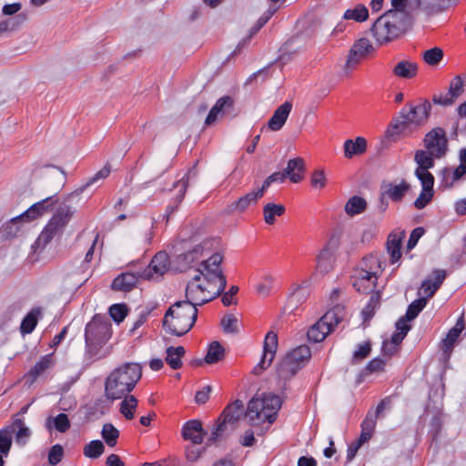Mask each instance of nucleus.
<instances>
[{"instance_id": "11", "label": "nucleus", "mask_w": 466, "mask_h": 466, "mask_svg": "<svg viewBox=\"0 0 466 466\" xmlns=\"http://www.w3.org/2000/svg\"><path fill=\"white\" fill-rule=\"evenodd\" d=\"M169 258L167 252H157L151 259L148 266L142 271L139 272V276L143 279L151 280L156 275L158 279L162 277L169 268Z\"/></svg>"}, {"instance_id": "54", "label": "nucleus", "mask_w": 466, "mask_h": 466, "mask_svg": "<svg viewBox=\"0 0 466 466\" xmlns=\"http://www.w3.org/2000/svg\"><path fill=\"white\" fill-rule=\"evenodd\" d=\"M427 304L426 298H419L413 300L407 308L405 316L408 321H411L422 311Z\"/></svg>"}, {"instance_id": "23", "label": "nucleus", "mask_w": 466, "mask_h": 466, "mask_svg": "<svg viewBox=\"0 0 466 466\" xmlns=\"http://www.w3.org/2000/svg\"><path fill=\"white\" fill-rule=\"evenodd\" d=\"M431 104L427 99H424L423 102L418 106L410 105L411 123L417 126L424 125L431 116Z\"/></svg>"}, {"instance_id": "16", "label": "nucleus", "mask_w": 466, "mask_h": 466, "mask_svg": "<svg viewBox=\"0 0 466 466\" xmlns=\"http://www.w3.org/2000/svg\"><path fill=\"white\" fill-rule=\"evenodd\" d=\"M55 198L56 195L50 196L33 204L28 209L20 214V217H25L26 222H30L38 218L46 212L52 211L57 203V199Z\"/></svg>"}, {"instance_id": "57", "label": "nucleus", "mask_w": 466, "mask_h": 466, "mask_svg": "<svg viewBox=\"0 0 466 466\" xmlns=\"http://www.w3.org/2000/svg\"><path fill=\"white\" fill-rule=\"evenodd\" d=\"M351 284L356 291L362 294L374 293V290L377 287L376 279H373L372 282H368L367 280L351 279Z\"/></svg>"}, {"instance_id": "47", "label": "nucleus", "mask_w": 466, "mask_h": 466, "mask_svg": "<svg viewBox=\"0 0 466 466\" xmlns=\"http://www.w3.org/2000/svg\"><path fill=\"white\" fill-rule=\"evenodd\" d=\"M400 248L401 238H397L396 236L391 237V235H390L387 241V251L390 254L391 264L397 262L401 258Z\"/></svg>"}, {"instance_id": "17", "label": "nucleus", "mask_w": 466, "mask_h": 466, "mask_svg": "<svg viewBox=\"0 0 466 466\" xmlns=\"http://www.w3.org/2000/svg\"><path fill=\"white\" fill-rule=\"evenodd\" d=\"M458 0H417V7L428 16L441 14L456 5Z\"/></svg>"}, {"instance_id": "36", "label": "nucleus", "mask_w": 466, "mask_h": 466, "mask_svg": "<svg viewBox=\"0 0 466 466\" xmlns=\"http://www.w3.org/2000/svg\"><path fill=\"white\" fill-rule=\"evenodd\" d=\"M41 314L42 309L40 307L32 309L22 319L20 332L23 335L32 333L38 323Z\"/></svg>"}, {"instance_id": "51", "label": "nucleus", "mask_w": 466, "mask_h": 466, "mask_svg": "<svg viewBox=\"0 0 466 466\" xmlns=\"http://www.w3.org/2000/svg\"><path fill=\"white\" fill-rule=\"evenodd\" d=\"M105 451V445L100 440H94L87 443L83 450V453L89 459H97Z\"/></svg>"}, {"instance_id": "7", "label": "nucleus", "mask_w": 466, "mask_h": 466, "mask_svg": "<svg viewBox=\"0 0 466 466\" xmlns=\"http://www.w3.org/2000/svg\"><path fill=\"white\" fill-rule=\"evenodd\" d=\"M223 258L224 257L220 252H215L208 258L200 263V266L204 267L206 270V274L204 275L205 280L208 282H213L215 279H218L219 280L218 289L214 294L216 298L219 297L227 287V279L220 268Z\"/></svg>"}, {"instance_id": "43", "label": "nucleus", "mask_w": 466, "mask_h": 466, "mask_svg": "<svg viewBox=\"0 0 466 466\" xmlns=\"http://www.w3.org/2000/svg\"><path fill=\"white\" fill-rule=\"evenodd\" d=\"M26 221L25 217H20V215L11 218L7 223L2 226L0 232L2 236L8 239L17 236L20 230L18 223Z\"/></svg>"}, {"instance_id": "15", "label": "nucleus", "mask_w": 466, "mask_h": 466, "mask_svg": "<svg viewBox=\"0 0 466 466\" xmlns=\"http://www.w3.org/2000/svg\"><path fill=\"white\" fill-rule=\"evenodd\" d=\"M234 104V99L230 96H224L218 99L216 104L209 110L205 119V125H213L217 121L219 114H233Z\"/></svg>"}, {"instance_id": "29", "label": "nucleus", "mask_w": 466, "mask_h": 466, "mask_svg": "<svg viewBox=\"0 0 466 466\" xmlns=\"http://www.w3.org/2000/svg\"><path fill=\"white\" fill-rule=\"evenodd\" d=\"M436 155L431 150L420 149L415 152L414 161L418 165L415 171H429L435 165Z\"/></svg>"}, {"instance_id": "40", "label": "nucleus", "mask_w": 466, "mask_h": 466, "mask_svg": "<svg viewBox=\"0 0 466 466\" xmlns=\"http://www.w3.org/2000/svg\"><path fill=\"white\" fill-rule=\"evenodd\" d=\"M367 201L360 196H353L349 198L345 205V212L350 217L363 213L367 209Z\"/></svg>"}, {"instance_id": "60", "label": "nucleus", "mask_w": 466, "mask_h": 466, "mask_svg": "<svg viewBox=\"0 0 466 466\" xmlns=\"http://www.w3.org/2000/svg\"><path fill=\"white\" fill-rule=\"evenodd\" d=\"M416 177L420 181L422 189L434 191V176L430 171H415Z\"/></svg>"}, {"instance_id": "22", "label": "nucleus", "mask_w": 466, "mask_h": 466, "mask_svg": "<svg viewBox=\"0 0 466 466\" xmlns=\"http://www.w3.org/2000/svg\"><path fill=\"white\" fill-rule=\"evenodd\" d=\"M138 278H140L139 272L137 274L123 272L113 279L111 289L124 292L131 291L136 287Z\"/></svg>"}, {"instance_id": "2", "label": "nucleus", "mask_w": 466, "mask_h": 466, "mask_svg": "<svg viewBox=\"0 0 466 466\" xmlns=\"http://www.w3.org/2000/svg\"><path fill=\"white\" fill-rule=\"evenodd\" d=\"M142 377V366L136 362H127L116 368L105 380V395L107 400L122 399L135 389Z\"/></svg>"}, {"instance_id": "1", "label": "nucleus", "mask_w": 466, "mask_h": 466, "mask_svg": "<svg viewBox=\"0 0 466 466\" xmlns=\"http://www.w3.org/2000/svg\"><path fill=\"white\" fill-rule=\"evenodd\" d=\"M110 172L111 167L108 163H106L102 169L96 172L84 185L77 187L66 196L65 202L59 206L56 212L53 215L46 226L42 230L39 237L32 245V248L35 252H36L38 249H43L53 239V238L70 221L75 210H73L72 208L66 204V202H70L75 198L79 197L80 194H82L86 188L95 185L98 180L107 177Z\"/></svg>"}, {"instance_id": "31", "label": "nucleus", "mask_w": 466, "mask_h": 466, "mask_svg": "<svg viewBox=\"0 0 466 466\" xmlns=\"http://www.w3.org/2000/svg\"><path fill=\"white\" fill-rule=\"evenodd\" d=\"M277 11V8L276 7H273V8H268L267 10L266 13H264L256 22V24L250 28L249 30V35L248 36L247 39H244L242 42H240L237 47L235 48V50L232 52V54L230 55L231 56H235L237 55L238 53L240 52L241 48L245 46L246 44V41L250 39L254 35H256L266 24L267 22L271 18V16L275 14V12Z\"/></svg>"}, {"instance_id": "62", "label": "nucleus", "mask_w": 466, "mask_h": 466, "mask_svg": "<svg viewBox=\"0 0 466 466\" xmlns=\"http://www.w3.org/2000/svg\"><path fill=\"white\" fill-rule=\"evenodd\" d=\"M64 457V448L60 444L53 445L48 452V463L55 466L58 464Z\"/></svg>"}, {"instance_id": "48", "label": "nucleus", "mask_w": 466, "mask_h": 466, "mask_svg": "<svg viewBox=\"0 0 466 466\" xmlns=\"http://www.w3.org/2000/svg\"><path fill=\"white\" fill-rule=\"evenodd\" d=\"M343 18L346 20L352 19L361 23L369 18V10L364 5L359 4L353 9L346 10Z\"/></svg>"}, {"instance_id": "14", "label": "nucleus", "mask_w": 466, "mask_h": 466, "mask_svg": "<svg viewBox=\"0 0 466 466\" xmlns=\"http://www.w3.org/2000/svg\"><path fill=\"white\" fill-rule=\"evenodd\" d=\"M207 434L208 431L199 420H189L181 429L182 438L185 441H191L193 444H201Z\"/></svg>"}, {"instance_id": "39", "label": "nucleus", "mask_w": 466, "mask_h": 466, "mask_svg": "<svg viewBox=\"0 0 466 466\" xmlns=\"http://www.w3.org/2000/svg\"><path fill=\"white\" fill-rule=\"evenodd\" d=\"M286 208L282 204L267 203L263 207L264 220L268 225H273L277 217H281L285 214Z\"/></svg>"}, {"instance_id": "52", "label": "nucleus", "mask_w": 466, "mask_h": 466, "mask_svg": "<svg viewBox=\"0 0 466 466\" xmlns=\"http://www.w3.org/2000/svg\"><path fill=\"white\" fill-rule=\"evenodd\" d=\"M101 436L109 447H115L119 437V431L111 423L104 424Z\"/></svg>"}, {"instance_id": "5", "label": "nucleus", "mask_w": 466, "mask_h": 466, "mask_svg": "<svg viewBox=\"0 0 466 466\" xmlns=\"http://www.w3.org/2000/svg\"><path fill=\"white\" fill-rule=\"evenodd\" d=\"M311 359V350L302 344L288 351L276 364V374L279 381L281 393L289 389V380L302 370Z\"/></svg>"}, {"instance_id": "6", "label": "nucleus", "mask_w": 466, "mask_h": 466, "mask_svg": "<svg viewBox=\"0 0 466 466\" xmlns=\"http://www.w3.org/2000/svg\"><path fill=\"white\" fill-rule=\"evenodd\" d=\"M174 306L177 309L174 319H171L167 333L182 337L194 327L198 319V310L196 304L187 298L185 300L176 301Z\"/></svg>"}, {"instance_id": "53", "label": "nucleus", "mask_w": 466, "mask_h": 466, "mask_svg": "<svg viewBox=\"0 0 466 466\" xmlns=\"http://www.w3.org/2000/svg\"><path fill=\"white\" fill-rule=\"evenodd\" d=\"M443 56L442 49L437 46L426 50L422 55L424 62L431 66H438L443 59Z\"/></svg>"}, {"instance_id": "41", "label": "nucleus", "mask_w": 466, "mask_h": 466, "mask_svg": "<svg viewBox=\"0 0 466 466\" xmlns=\"http://www.w3.org/2000/svg\"><path fill=\"white\" fill-rule=\"evenodd\" d=\"M345 315V309L341 305H336L327 311L321 319L324 322H328L329 328L333 331L334 328L342 321Z\"/></svg>"}, {"instance_id": "26", "label": "nucleus", "mask_w": 466, "mask_h": 466, "mask_svg": "<svg viewBox=\"0 0 466 466\" xmlns=\"http://www.w3.org/2000/svg\"><path fill=\"white\" fill-rule=\"evenodd\" d=\"M244 409V404L242 400H236L232 403L228 404L222 413L219 415L221 418H224L228 421H229V425L232 426L231 431H234L237 423L240 420L242 411Z\"/></svg>"}, {"instance_id": "49", "label": "nucleus", "mask_w": 466, "mask_h": 466, "mask_svg": "<svg viewBox=\"0 0 466 466\" xmlns=\"http://www.w3.org/2000/svg\"><path fill=\"white\" fill-rule=\"evenodd\" d=\"M13 426H6L0 430V453L7 456L12 446Z\"/></svg>"}, {"instance_id": "21", "label": "nucleus", "mask_w": 466, "mask_h": 466, "mask_svg": "<svg viewBox=\"0 0 466 466\" xmlns=\"http://www.w3.org/2000/svg\"><path fill=\"white\" fill-rule=\"evenodd\" d=\"M341 232L339 230H334L326 245L320 250L317 257V268H322V261L329 260L335 251L339 248L340 244Z\"/></svg>"}, {"instance_id": "44", "label": "nucleus", "mask_w": 466, "mask_h": 466, "mask_svg": "<svg viewBox=\"0 0 466 466\" xmlns=\"http://www.w3.org/2000/svg\"><path fill=\"white\" fill-rule=\"evenodd\" d=\"M372 350V343L370 339L364 341L363 343L358 344L356 350L353 352L350 363L357 365L367 359Z\"/></svg>"}, {"instance_id": "27", "label": "nucleus", "mask_w": 466, "mask_h": 466, "mask_svg": "<svg viewBox=\"0 0 466 466\" xmlns=\"http://www.w3.org/2000/svg\"><path fill=\"white\" fill-rule=\"evenodd\" d=\"M386 188L384 191L387 193L389 198L393 202H400L405 197L406 193L410 189V185L402 180L399 185H393L392 183H385L381 185V188Z\"/></svg>"}, {"instance_id": "32", "label": "nucleus", "mask_w": 466, "mask_h": 466, "mask_svg": "<svg viewBox=\"0 0 466 466\" xmlns=\"http://www.w3.org/2000/svg\"><path fill=\"white\" fill-rule=\"evenodd\" d=\"M53 353L46 354L41 357L40 360L37 361L26 373L27 381L30 384L34 383L36 379L42 375L52 364Z\"/></svg>"}, {"instance_id": "9", "label": "nucleus", "mask_w": 466, "mask_h": 466, "mask_svg": "<svg viewBox=\"0 0 466 466\" xmlns=\"http://www.w3.org/2000/svg\"><path fill=\"white\" fill-rule=\"evenodd\" d=\"M426 149L435 152L437 159L442 158L449 150V141L444 128L437 127L429 131L423 139Z\"/></svg>"}, {"instance_id": "30", "label": "nucleus", "mask_w": 466, "mask_h": 466, "mask_svg": "<svg viewBox=\"0 0 466 466\" xmlns=\"http://www.w3.org/2000/svg\"><path fill=\"white\" fill-rule=\"evenodd\" d=\"M186 354V350L183 346H169L166 349L165 361L172 370H179L183 366L182 358Z\"/></svg>"}, {"instance_id": "45", "label": "nucleus", "mask_w": 466, "mask_h": 466, "mask_svg": "<svg viewBox=\"0 0 466 466\" xmlns=\"http://www.w3.org/2000/svg\"><path fill=\"white\" fill-rule=\"evenodd\" d=\"M106 403L103 399L96 400L92 404L86 406L85 418L87 420L98 419L106 413Z\"/></svg>"}, {"instance_id": "12", "label": "nucleus", "mask_w": 466, "mask_h": 466, "mask_svg": "<svg viewBox=\"0 0 466 466\" xmlns=\"http://www.w3.org/2000/svg\"><path fill=\"white\" fill-rule=\"evenodd\" d=\"M373 50L374 48L369 39L360 38L357 40L350 48L344 66V71L346 74L359 65L360 60Z\"/></svg>"}, {"instance_id": "35", "label": "nucleus", "mask_w": 466, "mask_h": 466, "mask_svg": "<svg viewBox=\"0 0 466 466\" xmlns=\"http://www.w3.org/2000/svg\"><path fill=\"white\" fill-rule=\"evenodd\" d=\"M392 73L400 78L411 79L418 74V65L409 60H402L394 66Z\"/></svg>"}, {"instance_id": "42", "label": "nucleus", "mask_w": 466, "mask_h": 466, "mask_svg": "<svg viewBox=\"0 0 466 466\" xmlns=\"http://www.w3.org/2000/svg\"><path fill=\"white\" fill-rule=\"evenodd\" d=\"M124 400L120 403V413L127 419L132 420L135 417L136 408L138 400L134 395H125Z\"/></svg>"}, {"instance_id": "4", "label": "nucleus", "mask_w": 466, "mask_h": 466, "mask_svg": "<svg viewBox=\"0 0 466 466\" xmlns=\"http://www.w3.org/2000/svg\"><path fill=\"white\" fill-rule=\"evenodd\" d=\"M112 335L110 320L101 314H95L85 328V356L87 360L101 359L102 348L106 344Z\"/></svg>"}, {"instance_id": "34", "label": "nucleus", "mask_w": 466, "mask_h": 466, "mask_svg": "<svg viewBox=\"0 0 466 466\" xmlns=\"http://www.w3.org/2000/svg\"><path fill=\"white\" fill-rule=\"evenodd\" d=\"M299 36H293L287 40L279 48L280 55L278 57V61L284 66L290 62L294 56L301 51L300 46L293 47V45L298 40Z\"/></svg>"}, {"instance_id": "56", "label": "nucleus", "mask_w": 466, "mask_h": 466, "mask_svg": "<svg viewBox=\"0 0 466 466\" xmlns=\"http://www.w3.org/2000/svg\"><path fill=\"white\" fill-rule=\"evenodd\" d=\"M196 259L197 258L189 250L177 255L175 259L177 269H178L180 272L186 271L188 268L191 267L192 263H194Z\"/></svg>"}, {"instance_id": "3", "label": "nucleus", "mask_w": 466, "mask_h": 466, "mask_svg": "<svg viewBox=\"0 0 466 466\" xmlns=\"http://www.w3.org/2000/svg\"><path fill=\"white\" fill-rule=\"evenodd\" d=\"M411 25L412 20L409 13L387 11L376 19L370 32L377 43L381 46L400 37Z\"/></svg>"}, {"instance_id": "10", "label": "nucleus", "mask_w": 466, "mask_h": 466, "mask_svg": "<svg viewBox=\"0 0 466 466\" xmlns=\"http://www.w3.org/2000/svg\"><path fill=\"white\" fill-rule=\"evenodd\" d=\"M278 349V335L268 331L263 343V355L260 361L253 368L252 374L258 376L273 362Z\"/></svg>"}, {"instance_id": "59", "label": "nucleus", "mask_w": 466, "mask_h": 466, "mask_svg": "<svg viewBox=\"0 0 466 466\" xmlns=\"http://www.w3.org/2000/svg\"><path fill=\"white\" fill-rule=\"evenodd\" d=\"M220 325L225 333L237 334L238 332V319L233 314L224 316Z\"/></svg>"}, {"instance_id": "46", "label": "nucleus", "mask_w": 466, "mask_h": 466, "mask_svg": "<svg viewBox=\"0 0 466 466\" xmlns=\"http://www.w3.org/2000/svg\"><path fill=\"white\" fill-rule=\"evenodd\" d=\"M380 291H376L371 294L368 304L361 311V315L363 317V324L370 322V320L373 318L375 315L376 308L380 306Z\"/></svg>"}, {"instance_id": "33", "label": "nucleus", "mask_w": 466, "mask_h": 466, "mask_svg": "<svg viewBox=\"0 0 466 466\" xmlns=\"http://www.w3.org/2000/svg\"><path fill=\"white\" fill-rule=\"evenodd\" d=\"M262 412H265V406H263L260 397L256 395L248 401L245 416L248 419L250 425H255L256 420H261Z\"/></svg>"}, {"instance_id": "50", "label": "nucleus", "mask_w": 466, "mask_h": 466, "mask_svg": "<svg viewBox=\"0 0 466 466\" xmlns=\"http://www.w3.org/2000/svg\"><path fill=\"white\" fill-rule=\"evenodd\" d=\"M129 309L125 303H116L109 307V317L116 323L120 324L127 316Z\"/></svg>"}, {"instance_id": "24", "label": "nucleus", "mask_w": 466, "mask_h": 466, "mask_svg": "<svg viewBox=\"0 0 466 466\" xmlns=\"http://www.w3.org/2000/svg\"><path fill=\"white\" fill-rule=\"evenodd\" d=\"M258 199L259 197L252 190L228 205L226 212L229 215L235 212L243 213L250 205L257 204Z\"/></svg>"}, {"instance_id": "13", "label": "nucleus", "mask_w": 466, "mask_h": 466, "mask_svg": "<svg viewBox=\"0 0 466 466\" xmlns=\"http://www.w3.org/2000/svg\"><path fill=\"white\" fill-rule=\"evenodd\" d=\"M196 175L197 170L195 169V167H193L180 180H177L173 184V187H179V189L178 193L176 195L174 198V204L168 205L166 208V213L164 214L163 218L166 219L167 223L169 220V217L177 209L178 206L183 201L188 186L189 177H194Z\"/></svg>"}, {"instance_id": "55", "label": "nucleus", "mask_w": 466, "mask_h": 466, "mask_svg": "<svg viewBox=\"0 0 466 466\" xmlns=\"http://www.w3.org/2000/svg\"><path fill=\"white\" fill-rule=\"evenodd\" d=\"M219 238H206L201 243L196 245L192 249H189V251L194 255L196 258H198L199 256L203 255L204 251L211 250L214 244H219Z\"/></svg>"}, {"instance_id": "18", "label": "nucleus", "mask_w": 466, "mask_h": 466, "mask_svg": "<svg viewBox=\"0 0 466 466\" xmlns=\"http://www.w3.org/2000/svg\"><path fill=\"white\" fill-rule=\"evenodd\" d=\"M260 399L263 406H265V412L270 411L264 414L262 420H267L272 424L276 420L278 412L281 408L282 400L279 396L273 393H262Z\"/></svg>"}, {"instance_id": "58", "label": "nucleus", "mask_w": 466, "mask_h": 466, "mask_svg": "<svg viewBox=\"0 0 466 466\" xmlns=\"http://www.w3.org/2000/svg\"><path fill=\"white\" fill-rule=\"evenodd\" d=\"M442 420L440 415H434L430 422L429 434L431 438V442H437L442 431Z\"/></svg>"}, {"instance_id": "28", "label": "nucleus", "mask_w": 466, "mask_h": 466, "mask_svg": "<svg viewBox=\"0 0 466 466\" xmlns=\"http://www.w3.org/2000/svg\"><path fill=\"white\" fill-rule=\"evenodd\" d=\"M344 156L346 158H352L354 156L362 155L367 150V140L358 137L354 140L347 139L344 142Z\"/></svg>"}, {"instance_id": "19", "label": "nucleus", "mask_w": 466, "mask_h": 466, "mask_svg": "<svg viewBox=\"0 0 466 466\" xmlns=\"http://www.w3.org/2000/svg\"><path fill=\"white\" fill-rule=\"evenodd\" d=\"M292 110V103L285 101L273 113L268 121V128L272 131L280 130L285 125L290 112Z\"/></svg>"}, {"instance_id": "63", "label": "nucleus", "mask_w": 466, "mask_h": 466, "mask_svg": "<svg viewBox=\"0 0 466 466\" xmlns=\"http://www.w3.org/2000/svg\"><path fill=\"white\" fill-rule=\"evenodd\" d=\"M434 196V191H430L428 189H421V192L420 193L419 197L414 201V207L417 209H422L427 205H429Z\"/></svg>"}, {"instance_id": "25", "label": "nucleus", "mask_w": 466, "mask_h": 466, "mask_svg": "<svg viewBox=\"0 0 466 466\" xmlns=\"http://www.w3.org/2000/svg\"><path fill=\"white\" fill-rule=\"evenodd\" d=\"M331 332L332 330L329 328L328 322H324L320 318L316 323L309 327L307 331V338L309 341L317 343L324 340Z\"/></svg>"}, {"instance_id": "64", "label": "nucleus", "mask_w": 466, "mask_h": 466, "mask_svg": "<svg viewBox=\"0 0 466 466\" xmlns=\"http://www.w3.org/2000/svg\"><path fill=\"white\" fill-rule=\"evenodd\" d=\"M53 423L55 429L61 433L67 431L70 428V420L66 413L56 415L53 419Z\"/></svg>"}, {"instance_id": "37", "label": "nucleus", "mask_w": 466, "mask_h": 466, "mask_svg": "<svg viewBox=\"0 0 466 466\" xmlns=\"http://www.w3.org/2000/svg\"><path fill=\"white\" fill-rule=\"evenodd\" d=\"M466 174V167L460 164L453 171L450 167H444L441 170V185L446 187H451L453 183L461 179Z\"/></svg>"}, {"instance_id": "8", "label": "nucleus", "mask_w": 466, "mask_h": 466, "mask_svg": "<svg viewBox=\"0 0 466 466\" xmlns=\"http://www.w3.org/2000/svg\"><path fill=\"white\" fill-rule=\"evenodd\" d=\"M306 171L305 160L300 157H294L288 161L287 167L282 172H274L268 177L271 183H283L286 178H289L292 183H299L303 179V174Z\"/></svg>"}, {"instance_id": "38", "label": "nucleus", "mask_w": 466, "mask_h": 466, "mask_svg": "<svg viewBox=\"0 0 466 466\" xmlns=\"http://www.w3.org/2000/svg\"><path fill=\"white\" fill-rule=\"evenodd\" d=\"M225 358V349L219 341H212L208 348L204 361L207 364H216Z\"/></svg>"}, {"instance_id": "20", "label": "nucleus", "mask_w": 466, "mask_h": 466, "mask_svg": "<svg viewBox=\"0 0 466 466\" xmlns=\"http://www.w3.org/2000/svg\"><path fill=\"white\" fill-rule=\"evenodd\" d=\"M408 127L409 126L407 125V121H400V118H392L384 133V137L381 140V146L383 147H388L390 144L396 142L400 134Z\"/></svg>"}, {"instance_id": "61", "label": "nucleus", "mask_w": 466, "mask_h": 466, "mask_svg": "<svg viewBox=\"0 0 466 466\" xmlns=\"http://www.w3.org/2000/svg\"><path fill=\"white\" fill-rule=\"evenodd\" d=\"M463 93V80L461 76H456L449 86V96L455 100Z\"/></svg>"}]
</instances>
